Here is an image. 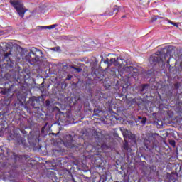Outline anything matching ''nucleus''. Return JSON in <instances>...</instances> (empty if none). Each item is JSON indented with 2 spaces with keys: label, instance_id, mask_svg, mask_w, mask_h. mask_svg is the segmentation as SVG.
<instances>
[{
  "label": "nucleus",
  "instance_id": "9b49d317",
  "mask_svg": "<svg viewBox=\"0 0 182 182\" xmlns=\"http://www.w3.org/2000/svg\"><path fill=\"white\" fill-rule=\"evenodd\" d=\"M55 26H58V25L53 24V25H51V26H44V27H43V29H54V28Z\"/></svg>",
  "mask_w": 182,
  "mask_h": 182
},
{
  "label": "nucleus",
  "instance_id": "6ab92c4d",
  "mask_svg": "<svg viewBox=\"0 0 182 182\" xmlns=\"http://www.w3.org/2000/svg\"><path fill=\"white\" fill-rule=\"evenodd\" d=\"M28 142L30 143V144H35V142L32 141V139H31V137H28Z\"/></svg>",
  "mask_w": 182,
  "mask_h": 182
},
{
  "label": "nucleus",
  "instance_id": "6e6552de",
  "mask_svg": "<svg viewBox=\"0 0 182 182\" xmlns=\"http://www.w3.org/2000/svg\"><path fill=\"white\" fill-rule=\"evenodd\" d=\"M124 137H127L128 136L129 139H132V141L134 143H136V139H134V134H130L129 135V131H126L125 132H122Z\"/></svg>",
  "mask_w": 182,
  "mask_h": 182
},
{
  "label": "nucleus",
  "instance_id": "1a4fd4ad",
  "mask_svg": "<svg viewBox=\"0 0 182 182\" xmlns=\"http://www.w3.org/2000/svg\"><path fill=\"white\" fill-rule=\"evenodd\" d=\"M138 119L139 123H141V124H146V122H147V118L146 117H141L140 116L138 117Z\"/></svg>",
  "mask_w": 182,
  "mask_h": 182
},
{
  "label": "nucleus",
  "instance_id": "0eeeda50",
  "mask_svg": "<svg viewBox=\"0 0 182 182\" xmlns=\"http://www.w3.org/2000/svg\"><path fill=\"white\" fill-rule=\"evenodd\" d=\"M35 103H36V105H38V103H39V100H38V98H36V97H31V105L33 106V107H34L35 109H36L38 107H36Z\"/></svg>",
  "mask_w": 182,
  "mask_h": 182
},
{
  "label": "nucleus",
  "instance_id": "7ed1b4c3",
  "mask_svg": "<svg viewBox=\"0 0 182 182\" xmlns=\"http://www.w3.org/2000/svg\"><path fill=\"white\" fill-rule=\"evenodd\" d=\"M168 55V53H166V55L161 54L160 53L154 54L151 56L149 58V63L151 65H156V63H163L166 60V58H167V55Z\"/></svg>",
  "mask_w": 182,
  "mask_h": 182
},
{
  "label": "nucleus",
  "instance_id": "5701e85b",
  "mask_svg": "<svg viewBox=\"0 0 182 182\" xmlns=\"http://www.w3.org/2000/svg\"><path fill=\"white\" fill-rule=\"evenodd\" d=\"M18 130H20L21 132V133H23V134H26L28 132L23 129H18Z\"/></svg>",
  "mask_w": 182,
  "mask_h": 182
},
{
  "label": "nucleus",
  "instance_id": "a878e982",
  "mask_svg": "<svg viewBox=\"0 0 182 182\" xmlns=\"http://www.w3.org/2000/svg\"><path fill=\"white\" fill-rule=\"evenodd\" d=\"M122 18H126V16H123Z\"/></svg>",
  "mask_w": 182,
  "mask_h": 182
},
{
  "label": "nucleus",
  "instance_id": "f3484780",
  "mask_svg": "<svg viewBox=\"0 0 182 182\" xmlns=\"http://www.w3.org/2000/svg\"><path fill=\"white\" fill-rule=\"evenodd\" d=\"M168 23H171V25H173V26H177V23L172 22L170 20H168Z\"/></svg>",
  "mask_w": 182,
  "mask_h": 182
},
{
  "label": "nucleus",
  "instance_id": "dca6fc26",
  "mask_svg": "<svg viewBox=\"0 0 182 182\" xmlns=\"http://www.w3.org/2000/svg\"><path fill=\"white\" fill-rule=\"evenodd\" d=\"M72 68H73V69L76 70V72H77V73L82 72V68H75V67H72Z\"/></svg>",
  "mask_w": 182,
  "mask_h": 182
},
{
  "label": "nucleus",
  "instance_id": "393cba45",
  "mask_svg": "<svg viewBox=\"0 0 182 182\" xmlns=\"http://www.w3.org/2000/svg\"><path fill=\"white\" fill-rule=\"evenodd\" d=\"M154 21H157V17H156L155 18H154Z\"/></svg>",
  "mask_w": 182,
  "mask_h": 182
},
{
  "label": "nucleus",
  "instance_id": "4468645a",
  "mask_svg": "<svg viewBox=\"0 0 182 182\" xmlns=\"http://www.w3.org/2000/svg\"><path fill=\"white\" fill-rule=\"evenodd\" d=\"M124 149L127 151H129V144L127 143V141H125V143L124 144Z\"/></svg>",
  "mask_w": 182,
  "mask_h": 182
},
{
  "label": "nucleus",
  "instance_id": "39448f33",
  "mask_svg": "<svg viewBox=\"0 0 182 182\" xmlns=\"http://www.w3.org/2000/svg\"><path fill=\"white\" fill-rule=\"evenodd\" d=\"M11 56V53H6L4 54V55H2V54H0V63L4 62V60H6L7 64H9V66H11V63L12 62L11 60V58H9Z\"/></svg>",
  "mask_w": 182,
  "mask_h": 182
},
{
  "label": "nucleus",
  "instance_id": "9d476101",
  "mask_svg": "<svg viewBox=\"0 0 182 182\" xmlns=\"http://www.w3.org/2000/svg\"><path fill=\"white\" fill-rule=\"evenodd\" d=\"M16 138L17 139V141L21 144H21H23L25 146V140H22V138H21V136L19 134H16Z\"/></svg>",
  "mask_w": 182,
  "mask_h": 182
},
{
  "label": "nucleus",
  "instance_id": "f257e3e1",
  "mask_svg": "<svg viewBox=\"0 0 182 182\" xmlns=\"http://www.w3.org/2000/svg\"><path fill=\"white\" fill-rule=\"evenodd\" d=\"M42 55H43L42 50L36 48H32L26 56V60H27L30 65H35L36 62H39V59Z\"/></svg>",
  "mask_w": 182,
  "mask_h": 182
},
{
  "label": "nucleus",
  "instance_id": "c756f323",
  "mask_svg": "<svg viewBox=\"0 0 182 182\" xmlns=\"http://www.w3.org/2000/svg\"><path fill=\"white\" fill-rule=\"evenodd\" d=\"M0 166H1V163H0Z\"/></svg>",
  "mask_w": 182,
  "mask_h": 182
},
{
  "label": "nucleus",
  "instance_id": "ddd939ff",
  "mask_svg": "<svg viewBox=\"0 0 182 182\" xmlns=\"http://www.w3.org/2000/svg\"><path fill=\"white\" fill-rule=\"evenodd\" d=\"M5 46L7 49H11V48H12V43H5Z\"/></svg>",
  "mask_w": 182,
  "mask_h": 182
},
{
  "label": "nucleus",
  "instance_id": "2eb2a0df",
  "mask_svg": "<svg viewBox=\"0 0 182 182\" xmlns=\"http://www.w3.org/2000/svg\"><path fill=\"white\" fill-rule=\"evenodd\" d=\"M50 50H53V52H58V50H60V48L54 47V48H51Z\"/></svg>",
  "mask_w": 182,
  "mask_h": 182
},
{
  "label": "nucleus",
  "instance_id": "f03ea898",
  "mask_svg": "<svg viewBox=\"0 0 182 182\" xmlns=\"http://www.w3.org/2000/svg\"><path fill=\"white\" fill-rule=\"evenodd\" d=\"M10 4H11L13 8L16 9L21 18L25 16V13L27 12L28 9L25 8L23 3H22V0H10Z\"/></svg>",
  "mask_w": 182,
  "mask_h": 182
},
{
  "label": "nucleus",
  "instance_id": "f8f14e48",
  "mask_svg": "<svg viewBox=\"0 0 182 182\" xmlns=\"http://www.w3.org/2000/svg\"><path fill=\"white\" fill-rule=\"evenodd\" d=\"M120 11V7L117 6H114V9H113V12L115 14H119V11Z\"/></svg>",
  "mask_w": 182,
  "mask_h": 182
},
{
  "label": "nucleus",
  "instance_id": "423d86ee",
  "mask_svg": "<svg viewBox=\"0 0 182 182\" xmlns=\"http://www.w3.org/2000/svg\"><path fill=\"white\" fill-rule=\"evenodd\" d=\"M66 139H68V140L64 142V146H65V147H68L69 149L73 148V139H72V136L67 135Z\"/></svg>",
  "mask_w": 182,
  "mask_h": 182
},
{
  "label": "nucleus",
  "instance_id": "bb28decb",
  "mask_svg": "<svg viewBox=\"0 0 182 182\" xmlns=\"http://www.w3.org/2000/svg\"><path fill=\"white\" fill-rule=\"evenodd\" d=\"M158 18H160V17L157 16Z\"/></svg>",
  "mask_w": 182,
  "mask_h": 182
},
{
  "label": "nucleus",
  "instance_id": "412c9836",
  "mask_svg": "<svg viewBox=\"0 0 182 182\" xmlns=\"http://www.w3.org/2000/svg\"><path fill=\"white\" fill-rule=\"evenodd\" d=\"M61 39L68 40L69 39V37H68L67 36H61Z\"/></svg>",
  "mask_w": 182,
  "mask_h": 182
},
{
  "label": "nucleus",
  "instance_id": "aec40b11",
  "mask_svg": "<svg viewBox=\"0 0 182 182\" xmlns=\"http://www.w3.org/2000/svg\"><path fill=\"white\" fill-rule=\"evenodd\" d=\"M170 145L174 147V146H176V142L174 141H170Z\"/></svg>",
  "mask_w": 182,
  "mask_h": 182
},
{
  "label": "nucleus",
  "instance_id": "c85d7f7f",
  "mask_svg": "<svg viewBox=\"0 0 182 182\" xmlns=\"http://www.w3.org/2000/svg\"><path fill=\"white\" fill-rule=\"evenodd\" d=\"M46 103H48V100L46 101Z\"/></svg>",
  "mask_w": 182,
  "mask_h": 182
},
{
  "label": "nucleus",
  "instance_id": "a211bd4d",
  "mask_svg": "<svg viewBox=\"0 0 182 182\" xmlns=\"http://www.w3.org/2000/svg\"><path fill=\"white\" fill-rule=\"evenodd\" d=\"M149 143H150V141H147V140L144 141V144H145L146 149H149V146H147V144H149Z\"/></svg>",
  "mask_w": 182,
  "mask_h": 182
},
{
  "label": "nucleus",
  "instance_id": "cd10ccee",
  "mask_svg": "<svg viewBox=\"0 0 182 182\" xmlns=\"http://www.w3.org/2000/svg\"><path fill=\"white\" fill-rule=\"evenodd\" d=\"M129 68H132V66L129 67Z\"/></svg>",
  "mask_w": 182,
  "mask_h": 182
},
{
  "label": "nucleus",
  "instance_id": "b1692460",
  "mask_svg": "<svg viewBox=\"0 0 182 182\" xmlns=\"http://www.w3.org/2000/svg\"><path fill=\"white\" fill-rule=\"evenodd\" d=\"M70 79H72V75H68L66 80H70Z\"/></svg>",
  "mask_w": 182,
  "mask_h": 182
},
{
  "label": "nucleus",
  "instance_id": "20e7f679",
  "mask_svg": "<svg viewBox=\"0 0 182 182\" xmlns=\"http://www.w3.org/2000/svg\"><path fill=\"white\" fill-rule=\"evenodd\" d=\"M123 60L120 57H117V58H111L109 61V58H107V60L104 62V63L107 64L108 66H110L111 65H114V66H122L123 65Z\"/></svg>",
  "mask_w": 182,
  "mask_h": 182
},
{
  "label": "nucleus",
  "instance_id": "4be33fe9",
  "mask_svg": "<svg viewBox=\"0 0 182 182\" xmlns=\"http://www.w3.org/2000/svg\"><path fill=\"white\" fill-rule=\"evenodd\" d=\"M100 149H101V150H105V147H106V145L103 144L101 146H99Z\"/></svg>",
  "mask_w": 182,
  "mask_h": 182
}]
</instances>
